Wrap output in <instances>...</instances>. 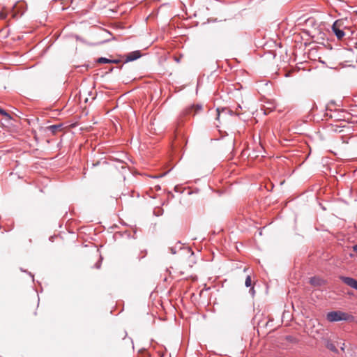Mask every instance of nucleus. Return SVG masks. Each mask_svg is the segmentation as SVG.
Listing matches in <instances>:
<instances>
[{
	"label": "nucleus",
	"instance_id": "nucleus-1",
	"mask_svg": "<svg viewBox=\"0 0 357 357\" xmlns=\"http://www.w3.org/2000/svg\"><path fill=\"white\" fill-rule=\"evenodd\" d=\"M353 318L352 315L340 310L331 311L326 314V319L330 322L349 321L353 319Z\"/></svg>",
	"mask_w": 357,
	"mask_h": 357
},
{
	"label": "nucleus",
	"instance_id": "nucleus-2",
	"mask_svg": "<svg viewBox=\"0 0 357 357\" xmlns=\"http://www.w3.org/2000/svg\"><path fill=\"white\" fill-rule=\"evenodd\" d=\"M217 116L215 119L220 121V119L222 117L223 119H225L227 116H236L238 115L235 112L232 111L231 109L228 107H218L216 109Z\"/></svg>",
	"mask_w": 357,
	"mask_h": 357
},
{
	"label": "nucleus",
	"instance_id": "nucleus-3",
	"mask_svg": "<svg viewBox=\"0 0 357 357\" xmlns=\"http://www.w3.org/2000/svg\"><path fill=\"white\" fill-rule=\"evenodd\" d=\"M124 56L126 59L123 63H126L139 59L142 56V53L139 50H135L126 54Z\"/></svg>",
	"mask_w": 357,
	"mask_h": 357
},
{
	"label": "nucleus",
	"instance_id": "nucleus-4",
	"mask_svg": "<svg viewBox=\"0 0 357 357\" xmlns=\"http://www.w3.org/2000/svg\"><path fill=\"white\" fill-rule=\"evenodd\" d=\"M340 280L346 284L347 285L351 287V288L357 290V280L347 276H340Z\"/></svg>",
	"mask_w": 357,
	"mask_h": 357
},
{
	"label": "nucleus",
	"instance_id": "nucleus-5",
	"mask_svg": "<svg viewBox=\"0 0 357 357\" xmlns=\"http://www.w3.org/2000/svg\"><path fill=\"white\" fill-rule=\"evenodd\" d=\"M202 109V104L192 105L185 109V114H192L193 116H195L197 114H198Z\"/></svg>",
	"mask_w": 357,
	"mask_h": 357
},
{
	"label": "nucleus",
	"instance_id": "nucleus-6",
	"mask_svg": "<svg viewBox=\"0 0 357 357\" xmlns=\"http://www.w3.org/2000/svg\"><path fill=\"white\" fill-rule=\"evenodd\" d=\"M310 284L314 287H321L326 284V281L317 276H314L310 278Z\"/></svg>",
	"mask_w": 357,
	"mask_h": 357
},
{
	"label": "nucleus",
	"instance_id": "nucleus-7",
	"mask_svg": "<svg viewBox=\"0 0 357 357\" xmlns=\"http://www.w3.org/2000/svg\"><path fill=\"white\" fill-rule=\"evenodd\" d=\"M332 30L337 39H342L345 35L344 31L337 26V21L332 25Z\"/></svg>",
	"mask_w": 357,
	"mask_h": 357
},
{
	"label": "nucleus",
	"instance_id": "nucleus-8",
	"mask_svg": "<svg viewBox=\"0 0 357 357\" xmlns=\"http://www.w3.org/2000/svg\"><path fill=\"white\" fill-rule=\"evenodd\" d=\"M325 346L328 349H329L332 352L335 354H339L338 349H337L336 346L332 341L327 340Z\"/></svg>",
	"mask_w": 357,
	"mask_h": 357
},
{
	"label": "nucleus",
	"instance_id": "nucleus-9",
	"mask_svg": "<svg viewBox=\"0 0 357 357\" xmlns=\"http://www.w3.org/2000/svg\"><path fill=\"white\" fill-rule=\"evenodd\" d=\"M245 285L246 287H250L249 292L252 296H254L255 291L254 289V287H252V280H251V277L250 275H248L246 277V279L245 281Z\"/></svg>",
	"mask_w": 357,
	"mask_h": 357
},
{
	"label": "nucleus",
	"instance_id": "nucleus-10",
	"mask_svg": "<svg viewBox=\"0 0 357 357\" xmlns=\"http://www.w3.org/2000/svg\"><path fill=\"white\" fill-rule=\"evenodd\" d=\"M62 124H54L47 127V130L50 131L53 135H55L58 130L61 129Z\"/></svg>",
	"mask_w": 357,
	"mask_h": 357
},
{
	"label": "nucleus",
	"instance_id": "nucleus-11",
	"mask_svg": "<svg viewBox=\"0 0 357 357\" xmlns=\"http://www.w3.org/2000/svg\"><path fill=\"white\" fill-rule=\"evenodd\" d=\"M98 63H110V59L106 57H100L96 60Z\"/></svg>",
	"mask_w": 357,
	"mask_h": 357
},
{
	"label": "nucleus",
	"instance_id": "nucleus-12",
	"mask_svg": "<svg viewBox=\"0 0 357 357\" xmlns=\"http://www.w3.org/2000/svg\"><path fill=\"white\" fill-rule=\"evenodd\" d=\"M0 114L4 116L8 117V119L11 118L10 115L1 107H0Z\"/></svg>",
	"mask_w": 357,
	"mask_h": 357
},
{
	"label": "nucleus",
	"instance_id": "nucleus-13",
	"mask_svg": "<svg viewBox=\"0 0 357 357\" xmlns=\"http://www.w3.org/2000/svg\"><path fill=\"white\" fill-rule=\"evenodd\" d=\"M101 260H102V258L100 257V259L98 261H97V262L96 263V264H95V267H96V268H100V266H101Z\"/></svg>",
	"mask_w": 357,
	"mask_h": 357
},
{
	"label": "nucleus",
	"instance_id": "nucleus-14",
	"mask_svg": "<svg viewBox=\"0 0 357 357\" xmlns=\"http://www.w3.org/2000/svg\"><path fill=\"white\" fill-rule=\"evenodd\" d=\"M121 61L120 59H110V63H119Z\"/></svg>",
	"mask_w": 357,
	"mask_h": 357
},
{
	"label": "nucleus",
	"instance_id": "nucleus-15",
	"mask_svg": "<svg viewBox=\"0 0 357 357\" xmlns=\"http://www.w3.org/2000/svg\"><path fill=\"white\" fill-rule=\"evenodd\" d=\"M7 15L3 12H0V19H5Z\"/></svg>",
	"mask_w": 357,
	"mask_h": 357
},
{
	"label": "nucleus",
	"instance_id": "nucleus-16",
	"mask_svg": "<svg viewBox=\"0 0 357 357\" xmlns=\"http://www.w3.org/2000/svg\"><path fill=\"white\" fill-rule=\"evenodd\" d=\"M169 250L171 251V253L173 254V255H175L176 253V250L175 248H169Z\"/></svg>",
	"mask_w": 357,
	"mask_h": 357
},
{
	"label": "nucleus",
	"instance_id": "nucleus-17",
	"mask_svg": "<svg viewBox=\"0 0 357 357\" xmlns=\"http://www.w3.org/2000/svg\"><path fill=\"white\" fill-rule=\"evenodd\" d=\"M340 349H341V351H344V350H345V344L344 343H342V346L340 347Z\"/></svg>",
	"mask_w": 357,
	"mask_h": 357
},
{
	"label": "nucleus",
	"instance_id": "nucleus-18",
	"mask_svg": "<svg viewBox=\"0 0 357 357\" xmlns=\"http://www.w3.org/2000/svg\"><path fill=\"white\" fill-rule=\"evenodd\" d=\"M353 249H354V251H355L356 252H357V244L354 245L353 246Z\"/></svg>",
	"mask_w": 357,
	"mask_h": 357
},
{
	"label": "nucleus",
	"instance_id": "nucleus-19",
	"mask_svg": "<svg viewBox=\"0 0 357 357\" xmlns=\"http://www.w3.org/2000/svg\"><path fill=\"white\" fill-rule=\"evenodd\" d=\"M114 67H111V68H109L108 69V72H109V73H111V72H112V71H113V70H114Z\"/></svg>",
	"mask_w": 357,
	"mask_h": 357
},
{
	"label": "nucleus",
	"instance_id": "nucleus-20",
	"mask_svg": "<svg viewBox=\"0 0 357 357\" xmlns=\"http://www.w3.org/2000/svg\"><path fill=\"white\" fill-rule=\"evenodd\" d=\"M29 274L30 275V276L33 279V275L31 274V273H29Z\"/></svg>",
	"mask_w": 357,
	"mask_h": 357
},
{
	"label": "nucleus",
	"instance_id": "nucleus-21",
	"mask_svg": "<svg viewBox=\"0 0 357 357\" xmlns=\"http://www.w3.org/2000/svg\"><path fill=\"white\" fill-rule=\"evenodd\" d=\"M21 271L26 272V271H24L22 268H21Z\"/></svg>",
	"mask_w": 357,
	"mask_h": 357
}]
</instances>
